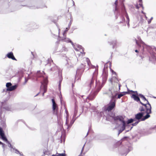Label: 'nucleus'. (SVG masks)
I'll return each mask as SVG.
<instances>
[{
	"mask_svg": "<svg viewBox=\"0 0 156 156\" xmlns=\"http://www.w3.org/2000/svg\"><path fill=\"white\" fill-rule=\"evenodd\" d=\"M138 41L136 40V43L140 48L142 47L141 49L142 51V53L143 54L144 49H146L151 55V56L149 57V60L151 61L156 60V54L154 52V51H156V48L154 46L151 47L146 45L140 37H138Z\"/></svg>",
	"mask_w": 156,
	"mask_h": 156,
	"instance_id": "nucleus-1",
	"label": "nucleus"
},
{
	"mask_svg": "<svg viewBox=\"0 0 156 156\" xmlns=\"http://www.w3.org/2000/svg\"><path fill=\"white\" fill-rule=\"evenodd\" d=\"M45 75V73L43 71L42 73L40 72V71H38L37 73L34 75V77L37 78L38 77H41L42 79V81L41 82V91L42 90L43 91L44 93L46 92L47 90V84L48 83V80L47 77H45L44 75Z\"/></svg>",
	"mask_w": 156,
	"mask_h": 156,
	"instance_id": "nucleus-2",
	"label": "nucleus"
},
{
	"mask_svg": "<svg viewBox=\"0 0 156 156\" xmlns=\"http://www.w3.org/2000/svg\"><path fill=\"white\" fill-rule=\"evenodd\" d=\"M148 112H139L135 115V118L136 120L140 121H144L150 117Z\"/></svg>",
	"mask_w": 156,
	"mask_h": 156,
	"instance_id": "nucleus-3",
	"label": "nucleus"
},
{
	"mask_svg": "<svg viewBox=\"0 0 156 156\" xmlns=\"http://www.w3.org/2000/svg\"><path fill=\"white\" fill-rule=\"evenodd\" d=\"M133 149L132 145L130 144H128L121 151L120 154L122 156H126L129 151L132 150Z\"/></svg>",
	"mask_w": 156,
	"mask_h": 156,
	"instance_id": "nucleus-4",
	"label": "nucleus"
},
{
	"mask_svg": "<svg viewBox=\"0 0 156 156\" xmlns=\"http://www.w3.org/2000/svg\"><path fill=\"white\" fill-rule=\"evenodd\" d=\"M112 118L115 121L119 120V121L122 122V126L121 129L123 130L125 129L126 126V121L124 120V118L121 115L113 116L112 117Z\"/></svg>",
	"mask_w": 156,
	"mask_h": 156,
	"instance_id": "nucleus-5",
	"label": "nucleus"
},
{
	"mask_svg": "<svg viewBox=\"0 0 156 156\" xmlns=\"http://www.w3.org/2000/svg\"><path fill=\"white\" fill-rule=\"evenodd\" d=\"M98 74V69H95V71L93 73V76L89 85L90 87H91L92 85L93 84L94 80L96 81V86H98V83L97 80V76Z\"/></svg>",
	"mask_w": 156,
	"mask_h": 156,
	"instance_id": "nucleus-6",
	"label": "nucleus"
},
{
	"mask_svg": "<svg viewBox=\"0 0 156 156\" xmlns=\"http://www.w3.org/2000/svg\"><path fill=\"white\" fill-rule=\"evenodd\" d=\"M115 17L116 19L118 18V16L119 17L120 20L119 23L120 24L123 23L125 22V19L124 17L125 15L122 14V11H119V12H116V13H115Z\"/></svg>",
	"mask_w": 156,
	"mask_h": 156,
	"instance_id": "nucleus-7",
	"label": "nucleus"
},
{
	"mask_svg": "<svg viewBox=\"0 0 156 156\" xmlns=\"http://www.w3.org/2000/svg\"><path fill=\"white\" fill-rule=\"evenodd\" d=\"M101 88L102 87H98L96 90L91 92V93L89 94L88 96L87 97V98L91 100H93L95 98Z\"/></svg>",
	"mask_w": 156,
	"mask_h": 156,
	"instance_id": "nucleus-8",
	"label": "nucleus"
},
{
	"mask_svg": "<svg viewBox=\"0 0 156 156\" xmlns=\"http://www.w3.org/2000/svg\"><path fill=\"white\" fill-rule=\"evenodd\" d=\"M108 76V73L107 71L105 70V66L104 67L103 69V73L102 75V85L101 86L99 85L98 87H103L107 80Z\"/></svg>",
	"mask_w": 156,
	"mask_h": 156,
	"instance_id": "nucleus-9",
	"label": "nucleus"
},
{
	"mask_svg": "<svg viewBox=\"0 0 156 156\" xmlns=\"http://www.w3.org/2000/svg\"><path fill=\"white\" fill-rule=\"evenodd\" d=\"M48 62L46 65V66H51V67L50 68L51 71H57L58 70V67L53 63L52 60L48 59Z\"/></svg>",
	"mask_w": 156,
	"mask_h": 156,
	"instance_id": "nucleus-10",
	"label": "nucleus"
},
{
	"mask_svg": "<svg viewBox=\"0 0 156 156\" xmlns=\"http://www.w3.org/2000/svg\"><path fill=\"white\" fill-rule=\"evenodd\" d=\"M109 91L110 92V94H109V97H110L111 98L110 100H112V101H115L116 102L115 98H116L118 95L117 93H116V91L114 90L113 87L109 88Z\"/></svg>",
	"mask_w": 156,
	"mask_h": 156,
	"instance_id": "nucleus-11",
	"label": "nucleus"
},
{
	"mask_svg": "<svg viewBox=\"0 0 156 156\" xmlns=\"http://www.w3.org/2000/svg\"><path fill=\"white\" fill-rule=\"evenodd\" d=\"M115 101H112V100H110L109 103L107 105V107L106 108V110L108 112H110L112 111L115 107Z\"/></svg>",
	"mask_w": 156,
	"mask_h": 156,
	"instance_id": "nucleus-12",
	"label": "nucleus"
},
{
	"mask_svg": "<svg viewBox=\"0 0 156 156\" xmlns=\"http://www.w3.org/2000/svg\"><path fill=\"white\" fill-rule=\"evenodd\" d=\"M121 11L122 14H124L126 19V23L129 22V19L128 15L124 5L123 3L122 2L121 4Z\"/></svg>",
	"mask_w": 156,
	"mask_h": 156,
	"instance_id": "nucleus-13",
	"label": "nucleus"
},
{
	"mask_svg": "<svg viewBox=\"0 0 156 156\" xmlns=\"http://www.w3.org/2000/svg\"><path fill=\"white\" fill-rule=\"evenodd\" d=\"M80 114L75 119L73 118L72 119L71 121L69 124H68L69 120L68 119V118H67V116L66 117V125L67 126V129L68 130L71 128L75 120H76V119L79 116H80Z\"/></svg>",
	"mask_w": 156,
	"mask_h": 156,
	"instance_id": "nucleus-14",
	"label": "nucleus"
},
{
	"mask_svg": "<svg viewBox=\"0 0 156 156\" xmlns=\"http://www.w3.org/2000/svg\"><path fill=\"white\" fill-rule=\"evenodd\" d=\"M84 65L83 64H81V65L80 68H78L77 69L76 71V76L79 75H81L84 71L83 69L84 67Z\"/></svg>",
	"mask_w": 156,
	"mask_h": 156,
	"instance_id": "nucleus-15",
	"label": "nucleus"
},
{
	"mask_svg": "<svg viewBox=\"0 0 156 156\" xmlns=\"http://www.w3.org/2000/svg\"><path fill=\"white\" fill-rule=\"evenodd\" d=\"M0 137L3 140L5 139L6 140V139L7 138L5 135L4 131L2 128L1 127H0Z\"/></svg>",
	"mask_w": 156,
	"mask_h": 156,
	"instance_id": "nucleus-16",
	"label": "nucleus"
},
{
	"mask_svg": "<svg viewBox=\"0 0 156 156\" xmlns=\"http://www.w3.org/2000/svg\"><path fill=\"white\" fill-rule=\"evenodd\" d=\"M77 47L78 48H74L75 50L76 51H80V52L82 54H85V53L84 52V48H83L80 45H77Z\"/></svg>",
	"mask_w": 156,
	"mask_h": 156,
	"instance_id": "nucleus-17",
	"label": "nucleus"
},
{
	"mask_svg": "<svg viewBox=\"0 0 156 156\" xmlns=\"http://www.w3.org/2000/svg\"><path fill=\"white\" fill-rule=\"evenodd\" d=\"M64 37L62 38L60 40H59V41H65L67 42L71 43L72 46L73 47L74 44L72 41L69 38H66V36H63Z\"/></svg>",
	"mask_w": 156,
	"mask_h": 156,
	"instance_id": "nucleus-18",
	"label": "nucleus"
},
{
	"mask_svg": "<svg viewBox=\"0 0 156 156\" xmlns=\"http://www.w3.org/2000/svg\"><path fill=\"white\" fill-rule=\"evenodd\" d=\"M6 56L9 58L13 60H17L16 59L14 56L13 53L12 52L8 53L6 55Z\"/></svg>",
	"mask_w": 156,
	"mask_h": 156,
	"instance_id": "nucleus-19",
	"label": "nucleus"
},
{
	"mask_svg": "<svg viewBox=\"0 0 156 156\" xmlns=\"http://www.w3.org/2000/svg\"><path fill=\"white\" fill-rule=\"evenodd\" d=\"M138 95H139L138 94V95L133 94H132L131 97L132 98H133L135 101L137 102H139L140 103L141 101H140L139 97L138 96Z\"/></svg>",
	"mask_w": 156,
	"mask_h": 156,
	"instance_id": "nucleus-20",
	"label": "nucleus"
},
{
	"mask_svg": "<svg viewBox=\"0 0 156 156\" xmlns=\"http://www.w3.org/2000/svg\"><path fill=\"white\" fill-rule=\"evenodd\" d=\"M38 4H39V5H37L36 6H32L30 7H31L32 9H33L42 8L46 7V6L44 4H41L40 3H38Z\"/></svg>",
	"mask_w": 156,
	"mask_h": 156,
	"instance_id": "nucleus-21",
	"label": "nucleus"
},
{
	"mask_svg": "<svg viewBox=\"0 0 156 156\" xmlns=\"http://www.w3.org/2000/svg\"><path fill=\"white\" fill-rule=\"evenodd\" d=\"M108 43L110 45H112V48H114L116 45L117 41L116 39H114L110 41H108Z\"/></svg>",
	"mask_w": 156,
	"mask_h": 156,
	"instance_id": "nucleus-22",
	"label": "nucleus"
},
{
	"mask_svg": "<svg viewBox=\"0 0 156 156\" xmlns=\"http://www.w3.org/2000/svg\"><path fill=\"white\" fill-rule=\"evenodd\" d=\"M147 105H148L149 106V107L148 108H147L146 111H145L146 112H148L149 114H151V104L148 102V101L147 100Z\"/></svg>",
	"mask_w": 156,
	"mask_h": 156,
	"instance_id": "nucleus-23",
	"label": "nucleus"
},
{
	"mask_svg": "<svg viewBox=\"0 0 156 156\" xmlns=\"http://www.w3.org/2000/svg\"><path fill=\"white\" fill-rule=\"evenodd\" d=\"M5 141L6 143L8 144V147L10 148V151L11 152H12V149L14 148L11 144V143L7 139H6V140H4Z\"/></svg>",
	"mask_w": 156,
	"mask_h": 156,
	"instance_id": "nucleus-24",
	"label": "nucleus"
},
{
	"mask_svg": "<svg viewBox=\"0 0 156 156\" xmlns=\"http://www.w3.org/2000/svg\"><path fill=\"white\" fill-rule=\"evenodd\" d=\"M118 3V2L117 0H116L114 3L115 5V9L114 11L115 13H116V12H119V11L120 10L117 7Z\"/></svg>",
	"mask_w": 156,
	"mask_h": 156,
	"instance_id": "nucleus-25",
	"label": "nucleus"
},
{
	"mask_svg": "<svg viewBox=\"0 0 156 156\" xmlns=\"http://www.w3.org/2000/svg\"><path fill=\"white\" fill-rule=\"evenodd\" d=\"M51 101L52 103V109L53 111H55L56 108L57 107V105L54 99H52Z\"/></svg>",
	"mask_w": 156,
	"mask_h": 156,
	"instance_id": "nucleus-26",
	"label": "nucleus"
},
{
	"mask_svg": "<svg viewBox=\"0 0 156 156\" xmlns=\"http://www.w3.org/2000/svg\"><path fill=\"white\" fill-rule=\"evenodd\" d=\"M110 81L112 83L113 81L115 83H118V82L119 81V80L116 76H113L111 79H110Z\"/></svg>",
	"mask_w": 156,
	"mask_h": 156,
	"instance_id": "nucleus-27",
	"label": "nucleus"
},
{
	"mask_svg": "<svg viewBox=\"0 0 156 156\" xmlns=\"http://www.w3.org/2000/svg\"><path fill=\"white\" fill-rule=\"evenodd\" d=\"M17 87L18 85L17 84H15L13 86L12 85L10 88H9L8 89L9 90V91H12L15 90L17 88Z\"/></svg>",
	"mask_w": 156,
	"mask_h": 156,
	"instance_id": "nucleus-28",
	"label": "nucleus"
},
{
	"mask_svg": "<svg viewBox=\"0 0 156 156\" xmlns=\"http://www.w3.org/2000/svg\"><path fill=\"white\" fill-rule=\"evenodd\" d=\"M136 121V120L135 118H131L128 119L126 123L127 124H130Z\"/></svg>",
	"mask_w": 156,
	"mask_h": 156,
	"instance_id": "nucleus-29",
	"label": "nucleus"
},
{
	"mask_svg": "<svg viewBox=\"0 0 156 156\" xmlns=\"http://www.w3.org/2000/svg\"><path fill=\"white\" fill-rule=\"evenodd\" d=\"M62 80V76H61L59 77V80L58 82V90L60 91L61 90V84Z\"/></svg>",
	"mask_w": 156,
	"mask_h": 156,
	"instance_id": "nucleus-30",
	"label": "nucleus"
},
{
	"mask_svg": "<svg viewBox=\"0 0 156 156\" xmlns=\"http://www.w3.org/2000/svg\"><path fill=\"white\" fill-rule=\"evenodd\" d=\"M77 112H78L77 107H76V106H75V108L74 114L73 115V118H75L76 117V115H77Z\"/></svg>",
	"mask_w": 156,
	"mask_h": 156,
	"instance_id": "nucleus-31",
	"label": "nucleus"
},
{
	"mask_svg": "<svg viewBox=\"0 0 156 156\" xmlns=\"http://www.w3.org/2000/svg\"><path fill=\"white\" fill-rule=\"evenodd\" d=\"M12 85V84L10 82H8L6 83V86L7 87V88L6 89V91H9V90L8 89L9 88H10Z\"/></svg>",
	"mask_w": 156,
	"mask_h": 156,
	"instance_id": "nucleus-32",
	"label": "nucleus"
},
{
	"mask_svg": "<svg viewBox=\"0 0 156 156\" xmlns=\"http://www.w3.org/2000/svg\"><path fill=\"white\" fill-rule=\"evenodd\" d=\"M139 96L144 101H147V99L142 94H139Z\"/></svg>",
	"mask_w": 156,
	"mask_h": 156,
	"instance_id": "nucleus-33",
	"label": "nucleus"
},
{
	"mask_svg": "<svg viewBox=\"0 0 156 156\" xmlns=\"http://www.w3.org/2000/svg\"><path fill=\"white\" fill-rule=\"evenodd\" d=\"M128 137L127 136H124L122 139L120 141H119L118 143H120V144H122V142L124 141L126 139L128 138Z\"/></svg>",
	"mask_w": 156,
	"mask_h": 156,
	"instance_id": "nucleus-34",
	"label": "nucleus"
},
{
	"mask_svg": "<svg viewBox=\"0 0 156 156\" xmlns=\"http://www.w3.org/2000/svg\"><path fill=\"white\" fill-rule=\"evenodd\" d=\"M145 109L144 108L143 106H140L139 108V110L140 112H145Z\"/></svg>",
	"mask_w": 156,
	"mask_h": 156,
	"instance_id": "nucleus-35",
	"label": "nucleus"
},
{
	"mask_svg": "<svg viewBox=\"0 0 156 156\" xmlns=\"http://www.w3.org/2000/svg\"><path fill=\"white\" fill-rule=\"evenodd\" d=\"M12 151H14L15 153L17 154H19V153H20V151L17 149H16L15 147L12 149Z\"/></svg>",
	"mask_w": 156,
	"mask_h": 156,
	"instance_id": "nucleus-36",
	"label": "nucleus"
},
{
	"mask_svg": "<svg viewBox=\"0 0 156 156\" xmlns=\"http://www.w3.org/2000/svg\"><path fill=\"white\" fill-rule=\"evenodd\" d=\"M0 145H2V147L3 149V151H4L5 150V144L3 143L1 141H0Z\"/></svg>",
	"mask_w": 156,
	"mask_h": 156,
	"instance_id": "nucleus-37",
	"label": "nucleus"
},
{
	"mask_svg": "<svg viewBox=\"0 0 156 156\" xmlns=\"http://www.w3.org/2000/svg\"><path fill=\"white\" fill-rule=\"evenodd\" d=\"M110 71H111V72L113 74H114L115 76H116L117 75V73H116L112 69H111V63L110 62Z\"/></svg>",
	"mask_w": 156,
	"mask_h": 156,
	"instance_id": "nucleus-38",
	"label": "nucleus"
},
{
	"mask_svg": "<svg viewBox=\"0 0 156 156\" xmlns=\"http://www.w3.org/2000/svg\"><path fill=\"white\" fill-rule=\"evenodd\" d=\"M69 29V28H66V30H64V32L63 33V36H66V34L68 30Z\"/></svg>",
	"mask_w": 156,
	"mask_h": 156,
	"instance_id": "nucleus-39",
	"label": "nucleus"
},
{
	"mask_svg": "<svg viewBox=\"0 0 156 156\" xmlns=\"http://www.w3.org/2000/svg\"><path fill=\"white\" fill-rule=\"evenodd\" d=\"M140 103L141 105H143L145 107V108L146 109V111L147 108H147V104H144V103H143L142 102H141V101L140 102Z\"/></svg>",
	"mask_w": 156,
	"mask_h": 156,
	"instance_id": "nucleus-40",
	"label": "nucleus"
},
{
	"mask_svg": "<svg viewBox=\"0 0 156 156\" xmlns=\"http://www.w3.org/2000/svg\"><path fill=\"white\" fill-rule=\"evenodd\" d=\"M124 95V94H123L121 92L118 95L117 98H120L122 97Z\"/></svg>",
	"mask_w": 156,
	"mask_h": 156,
	"instance_id": "nucleus-41",
	"label": "nucleus"
},
{
	"mask_svg": "<svg viewBox=\"0 0 156 156\" xmlns=\"http://www.w3.org/2000/svg\"><path fill=\"white\" fill-rule=\"evenodd\" d=\"M140 122L139 121L136 120V121L134 123H133L132 125L133 126H135L137 125V124Z\"/></svg>",
	"mask_w": 156,
	"mask_h": 156,
	"instance_id": "nucleus-42",
	"label": "nucleus"
},
{
	"mask_svg": "<svg viewBox=\"0 0 156 156\" xmlns=\"http://www.w3.org/2000/svg\"><path fill=\"white\" fill-rule=\"evenodd\" d=\"M67 51V49L65 47L63 46L62 49V50L61 51Z\"/></svg>",
	"mask_w": 156,
	"mask_h": 156,
	"instance_id": "nucleus-43",
	"label": "nucleus"
},
{
	"mask_svg": "<svg viewBox=\"0 0 156 156\" xmlns=\"http://www.w3.org/2000/svg\"><path fill=\"white\" fill-rule=\"evenodd\" d=\"M128 92H127V91L123 92H122V93L123 94H124V95H126V94H130V93L129 92V90L128 89Z\"/></svg>",
	"mask_w": 156,
	"mask_h": 156,
	"instance_id": "nucleus-44",
	"label": "nucleus"
},
{
	"mask_svg": "<svg viewBox=\"0 0 156 156\" xmlns=\"http://www.w3.org/2000/svg\"><path fill=\"white\" fill-rule=\"evenodd\" d=\"M87 62L88 65H89L90 64V62L89 59L88 58H87Z\"/></svg>",
	"mask_w": 156,
	"mask_h": 156,
	"instance_id": "nucleus-45",
	"label": "nucleus"
},
{
	"mask_svg": "<svg viewBox=\"0 0 156 156\" xmlns=\"http://www.w3.org/2000/svg\"><path fill=\"white\" fill-rule=\"evenodd\" d=\"M129 91L130 92H132L133 93H135L136 94L138 95V93L137 91H133V90H129Z\"/></svg>",
	"mask_w": 156,
	"mask_h": 156,
	"instance_id": "nucleus-46",
	"label": "nucleus"
},
{
	"mask_svg": "<svg viewBox=\"0 0 156 156\" xmlns=\"http://www.w3.org/2000/svg\"><path fill=\"white\" fill-rule=\"evenodd\" d=\"M29 79V78H27L26 77L25 78V81L24 83V84H25L27 82L28 80Z\"/></svg>",
	"mask_w": 156,
	"mask_h": 156,
	"instance_id": "nucleus-47",
	"label": "nucleus"
},
{
	"mask_svg": "<svg viewBox=\"0 0 156 156\" xmlns=\"http://www.w3.org/2000/svg\"><path fill=\"white\" fill-rule=\"evenodd\" d=\"M123 131V130H122V129L121 128L119 131V133L118 135H119L120 133H121Z\"/></svg>",
	"mask_w": 156,
	"mask_h": 156,
	"instance_id": "nucleus-48",
	"label": "nucleus"
},
{
	"mask_svg": "<svg viewBox=\"0 0 156 156\" xmlns=\"http://www.w3.org/2000/svg\"><path fill=\"white\" fill-rule=\"evenodd\" d=\"M128 127L129 128V127H130V129H129H129H128V130H126V132H129V130H131L132 129V128H133V126H128Z\"/></svg>",
	"mask_w": 156,
	"mask_h": 156,
	"instance_id": "nucleus-49",
	"label": "nucleus"
},
{
	"mask_svg": "<svg viewBox=\"0 0 156 156\" xmlns=\"http://www.w3.org/2000/svg\"><path fill=\"white\" fill-rule=\"evenodd\" d=\"M153 17H151L150 20L148 21V24H150L151 23V20L153 19Z\"/></svg>",
	"mask_w": 156,
	"mask_h": 156,
	"instance_id": "nucleus-50",
	"label": "nucleus"
},
{
	"mask_svg": "<svg viewBox=\"0 0 156 156\" xmlns=\"http://www.w3.org/2000/svg\"><path fill=\"white\" fill-rule=\"evenodd\" d=\"M139 5H140V6L142 7V9H143L144 7L143 6L142 2H140V3L139 4Z\"/></svg>",
	"mask_w": 156,
	"mask_h": 156,
	"instance_id": "nucleus-51",
	"label": "nucleus"
},
{
	"mask_svg": "<svg viewBox=\"0 0 156 156\" xmlns=\"http://www.w3.org/2000/svg\"><path fill=\"white\" fill-rule=\"evenodd\" d=\"M72 23L71 21H70L68 25V27L69 28Z\"/></svg>",
	"mask_w": 156,
	"mask_h": 156,
	"instance_id": "nucleus-52",
	"label": "nucleus"
},
{
	"mask_svg": "<svg viewBox=\"0 0 156 156\" xmlns=\"http://www.w3.org/2000/svg\"><path fill=\"white\" fill-rule=\"evenodd\" d=\"M65 112L67 115L66 116H67V118H68L69 115H68V112L67 110H65Z\"/></svg>",
	"mask_w": 156,
	"mask_h": 156,
	"instance_id": "nucleus-53",
	"label": "nucleus"
},
{
	"mask_svg": "<svg viewBox=\"0 0 156 156\" xmlns=\"http://www.w3.org/2000/svg\"><path fill=\"white\" fill-rule=\"evenodd\" d=\"M153 28L151 27H150L148 28L147 29V32L148 31H149L151 29H152Z\"/></svg>",
	"mask_w": 156,
	"mask_h": 156,
	"instance_id": "nucleus-54",
	"label": "nucleus"
},
{
	"mask_svg": "<svg viewBox=\"0 0 156 156\" xmlns=\"http://www.w3.org/2000/svg\"><path fill=\"white\" fill-rule=\"evenodd\" d=\"M58 38L59 37H60V35H59V34H60V29L58 27Z\"/></svg>",
	"mask_w": 156,
	"mask_h": 156,
	"instance_id": "nucleus-55",
	"label": "nucleus"
},
{
	"mask_svg": "<svg viewBox=\"0 0 156 156\" xmlns=\"http://www.w3.org/2000/svg\"><path fill=\"white\" fill-rule=\"evenodd\" d=\"M85 144H84V145H83V147L82 148V149L81 150V153H82L83 151V150H84V146H85Z\"/></svg>",
	"mask_w": 156,
	"mask_h": 156,
	"instance_id": "nucleus-56",
	"label": "nucleus"
},
{
	"mask_svg": "<svg viewBox=\"0 0 156 156\" xmlns=\"http://www.w3.org/2000/svg\"><path fill=\"white\" fill-rule=\"evenodd\" d=\"M119 84V90L120 89V87L121 86V85L120 84H119Z\"/></svg>",
	"mask_w": 156,
	"mask_h": 156,
	"instance_id": "nucleus-57",
	"label": "nucleus"
},
{
	"mask_svg": "<svg viewBox=\"0 0 156 156\" xmlns=\"http://www.w3.org/2000/svg\"><path fill=\"white\" fill-rule=\"evenodd\" d=\"M0 119L1 120H2V113L1 112H0Z\"/></svg>",
	"mask_w": 156,
	"mask_h": 156,
	"instance_id": "nucleus-58",
	"label": "nucleus"
},
{
	"mask_svg": "<svg viewBox=\"0 0 156 156\" xmlns=\"http://www.w3.org/2000/svg\"><path fill=\"white\" fill-rule=\"evenodd\" d=\"M20 154V156H23L22 152H20V153H19V154Z\"/></svg>",
	"mask_w": 156,
	"mask_h": 156,
	"instance_id": "nucleus-59",
	"label": "nucleus"
},
{
	"mask_svg": "<svg viewBox=\"0 0 156 156\" xmlns=\"http://www.w3.org/2000/svg\"><path fill=\"white\" fill-rule=\"evenodd\" d=\"M126 23H127V26H128V27L129 28V26H130V25H129V22Z\"/></svg>",
	"mask_w": 156,
	"mask_h": 156,
	"instance_id": "nucleus-60",
	"label": "nucleus"
},
{
	"mask_svg": "<svg viewBox=\"0 0 156 156\" xmlns=\"http://www.w3.org/2000/svg\"><path fill=\"white\" fill-rule=\"evenodd\" d=\"M8 91H6V89H4L3 90V92H7Z\"/></svg>",
	"mask_w": 156,
	"mask_h": 156,
	"instance_id": "nucleus-61",
	"label": "nucleus"
},
{
	"mask_svg": "<svg viewBox=\"0 0 156 156\" xmlns=\"http://www.w3.org/2000/svg\"><path fill=\"white\" fill-rule=\"evenodd\" d=\"M90 129H91L90 128V127L87 133V136L88 135V133H89V132L90 131Z\"/></svg>",
	"mask_w": 156,
	"mask_h": 156,
	"instance_id": "nucleus-62",
	"label": "nucleus"
},
{
	"mask_svg": "<svg viewBox=\"0 0 156 156\" xmlns=\"http://www.w3.org/2000/svg\"><path fill=\"white\" fill-rule=\"evenodd\" d=\"M136 9H138L139 8V7L138 6V5H136Z\"/></svg>",
	"mask_w": 156,
	"mask_h": 156,
	"instance_id": "nucleus-63",
	"label": "nucleus"
},
{
	"mask_svg": "<svg viewBox=\"0 0 156 156\" xmlns=\"http://www.w3.org/2000/svg\"><path fill=\"white\" fill-rule=\"evenodd\" d=\"M135 52H138V51L137 50H135Z\"/></svg>",
	"mask_w": 156,
	"mask_h": 156,
	"instance_id": "nucleus-64",
	"label": "nucleus"
}]
</instances>
